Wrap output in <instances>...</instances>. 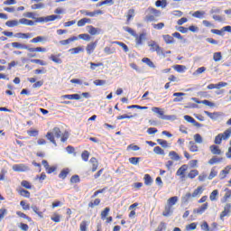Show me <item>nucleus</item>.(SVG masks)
<instances>
[{
	"label": "nucleus",
	"mask_w": 231,
	"mask_h": 231,
	"mask_svg": "<svg viewBox=\"0 0 231 231\" xmlns=\"http://www.w3.org/2000/svg\"><path fill=\"white\" fill-rule=\"evenodd\" d=\"M219 196V191L217 189H215L209 194V200L210 201H217V197Z\"/></svg>",
	"instance_id": "38"
},
{
	"label": "nucleus",
	"mask_w": 231,
	"mask_h": 231,
	"mask_svg": "<svg viewBox=\"0 0 231 231\" xmlns=\"http://www.w3.org/2000/svg\"><path fill=\"white\" fill-rule=\"evenodd\" d=\"M90 23H91V19H90V18H81V20H79V22H77V26H79V27H84L85 24Z\"/></svg>",
	"instance_id": "31"
},
{
	"label": "nucleus",
	"mask_w": 231,
	"mask_h": 231,
	"mask_svg": "<svg viewBox=\"0 0 231 231\" xmlns=\"http://www.w3.org/2000/svg\"><path fill=\"white\" fill-rule=\"evenodd\" d=\"M220 162H223V158H221V157H217V156L212 157V158L209 159V161H208V164H209V165L218 164V163H220Z\"/></svg>",
	"instance_id": "27"
},
{
	"label": "nucleus",
	"mask_w": 231,
	"mask_h": 231,
	"mask_svg": "<svg viewBox=\"0 0 231 231\" xmlns=\"http://www.w3.org/2000/svg\"><path fill=\"white\" fill-rule=\"evenodd\" d=\"M89 156H90V152H88L87 150L83 151L81 153V158L85 162H88Z\"/></svg>",
	"instance_id": "51"
},
{
	"label": "nucleus",
	"mask_w": 231,
	"mask_h": 231,
	"mask_svg": "<svg viewBox=\"0 0 231 231\" xmlns=\"http://www.w3.org/2000/svg\"><path fill=\"white\" fill-rule=\"evenodd\" d=\"M79 39L86 41V42H89L91 40V37L88 33H81L79 35Z\"/></svg>",
	"instance_id": "60"
},
{
	"label": "nucleus",
	"mask_w": 231,
	"mask_h": 231,
	"mask_svg": "<svg viewBox=\"0 0 231 231\" xmlns=\"http://www.w3.org/2000/svg\"><path fill=\"white\" fill-rule=\"evenodd\" d=\"M153 152L156 153L157 155H164V150L162 149V147L160 146H156L155 148H153Z\"/></svg>",
	"instance_id": "58"
},
{
	"label": "nucleus",
	"mask_w": 231,
	"mask_h": 231,
	"mask_svg": "<svg viewBox=\"0 0 231 231\" xmlns=\"http://www.w3.org/2000/svg\"><path fill=\"white\" fill-rule=\"evenodd\" d=\"M123 30H125V32H128L129 34L134 37L135 45L137 46L143 45V41L146 40V32H143V33H140V35H138L136 32L134 31V29L131 27H123Z\"/></svg>",
	"instance_id": "4"
},
{
	"label": "nucleus",
	"mask_w": 231,
	"mask_h": 231,
	"mask_svg": "<svg viewBox=\"0 0 231 231\" xmlns=\"http://www.w3.org/2000/svg\"><path fill=\"white\" fill-rule=\"evenodd\" d=\"M18 195H20L23 198L29 199L30 198V191H28L24 189H18Z\"/></svg>",
	"instance_id": "39"
},
{
	"label": "nucleus",
	"mask_w": 231,
	"mask_h": 231,
	"mask_svg": "<svg viewBox=\"0 0 231 231\" xmlns=\"http://www.w3.org/2000/svg\"><path fill=\"white\" fill-rule=\"evenodd\" d=\"M178 202V197L174 196V197H171L169 198V199L167 200V203L164 207V211H162V217H171V215H173V206H175Z\"/></svg>",
	"instance_id": "3"
},
{
	"label": "nucleus",
	"mask_w": 231,
	"mask_h": 231,
	"mask_svg": "<svg viewBox=\"0 0 231 231\" xmlns=\"http://www.w3.org/2000/svg\"><path fill=\"white\" fill-rule=\"evenodd\" d=\"M61 98L79 101V100H80L81 96L79 94L63 95V96H61Z\"/></svg>",
	"instance_id": "21"
},
{
	"label": "nucleus",
	"mask_w": 231,
	"mask_h": 231,
	"mask_svg": "<svg viewBox=\"0 0 231 231\" xmlns=\"http://www.w3.org/2000/svg\"><path fill=\"white\" fill-rule=\"evenodd\" d=\"M111 211V208H109L108 207L107 208H105L103 211H101V220H106V217H108L109 215V212Z\"/></svg>",
	"instance_id": "43"
},
{
	"label": "nucleus",
	"mask_w": 231,
	"mask_h": 231,
	"mask_svg": "<svg viewBox=\"0 0 231 231\" xmlns=\"http://www.w3.org/2000/svg\"><path fill=\"white\" fill-rule=\"evenodd\" d=\"M167 5H168L167 0H157L155 2V6L162 7V9H165V7H167Z\"/></svg>",
	"instance_id": "33"
},
{
	"label": "nucleus",
	"mask_w": 231,
	"mask_h": 231,
	"mask_svg": "<svg viewBox=\"0 0 231 231\" xmlns=\"http://www.w3.org/2000/svg\"><path fill=\"white\" fill-rule=\"evenodd\" d=\"M200 229H202L203 231H217V230H210V227L208 226V224L207 221H204L202 225H200Z\"/></svg>",
	"instance_id": "54"
},
{
	"label": "nucleus",
	"mask_w": 231,
	"mask_h": 231,
	"mask_svg": "<svg viewBox=\"0 0 231 231\" xmlns=\"http://www.w3.org/2000/svg\"><path fill=\"white\" fill-rule=\"evenodd\" d=\"M21 187H24V189H32V184L26 180L21 181Z\"/></svg>",
	"instance_id": "57"
},
{
	"label": "nucleus",
	"mask_w": 231,
	"mask_h": 231,
	"mask_svg": "<svg viewBox=\"0 0 231 231\" xmlns=\"http://www.w3.org/2000/svg\"><path fill=\"white\" fill-rule=\"evenodd\" d=\"M147 14L144 16V22L146 23H152L156 22V18L161 16V11L155 9L154 7L147 8Z\"/></svg>",
	"instance_id": "5"
},
{
	"label": "nucleus",
	"mask_w": 231,
	"mask_h": 231,
	"mask_svg": "<svg viewBox=\"0 0 231 231\" xmlns=\"http://www.w3.org/2000/svg\"><path fill=\"white\" fill-rule=\"evenodd\" d=\"M152 112L159 115L160 118L162 120H169L170 116L164 115V111L162 108L159 107H153Z\"/></svg>",
	"instance_id": "15"
},
{
	"label": "nucleus",
	"mask_w": 231,
	"mask_h": 231,
	"mask_svg": "<svg viewBox=\"0 0 231 231\" xmlns=\"http://www.w3.org/2000/svg\"><path fill=\"white\" fill-rule=\"evenodd\" d=\"M134 17V9H130L126 12V24H130V22Z\"/></svg>",
	"instance_id": "24"
},
{
	"label": "nucleus",
	"mask_w": 231,
	"mask_h": 231,
	"mask_svg": "<svg viewBox=\"0 0 231 231\" xmlns=\"http://www.w3.org/2000/svg\"><path fill=\"white\" fill-rule=\"evenodd\" d=\"M230 212H231V204L227 203L226 205H225L224 210H222V212L220 213V220L224 221V217H229Z\"/></svg>",
	"instance_id": "12"
},
{
	"label": "nucleus",
	"mask_w": 231,
	"mask_h": 231,
	"mask_svg": "<svg viewBox=\"0 0 231 231\" xmlns=\"http://www.w3.org/2000/svg\"><path fill=\"white\" fill-rule=\"evenodd\" d=\"M60 53L58 55H51V57H49V60L53 61L55 64H62V60H60Z\"/></svg>",
	"instance_id": "29"
},
{
	"label": "nucleus",
	"mask_w": 231,
	"mask_h": 231,
	"mask_svg": "<svg viewBox=\"0 0 231 231\" xmlns=\"http://www.w3.org/2000/svg\"><path fill=\"white\" fill-rule=\"evenodd\" d=\"M189 170V165L188 164H183L180 167H179L177 172L175 173L177 176H179L181 180L186 178V171Z\"/></svg>",
	"instance_id": "11"
},
{
	"label": "nucleus",
	"mask_w": 231,
	"mask_h": 231,
	"mask_svg": "<svg viewBox=\"0 0 231 231\" xmlns=\"http://www.w3.org/2000/svg\"><path fill=\"white\" fill-rule=\"evenodd\" d=\"M27 134H29L30 137H37L39 135V131L38 130H27Z\"/></svg>",
	"instance_id": "55"
},
{
	"label": "nucleus",
	"mask_w": 231,
	"mask_h": 231,
	"mask_svg": "<svg viewBox=\"0 0 231 231\" xmlns=\"http://www.w3.org/2000/svg\"><path fill=\"white\" fill-rule=\"evenodd\" d=\"M20 206L23 208V210L30 209V204H27L25 200L21 201Z\"/></svg>",
	"instance_id": "64"
},
{
	"label": "nucleus",
	"mask_w": 231,
	"mask_h": 231,
	"mask_svg": "<svg viewBox=\"0 0 231 231\" xmlns=\"http://www.w3.org/2000/svg\"><path fill=\"white\" fill-rule=\"evenodd\" d=\"M16 215L18 217H20L21 218L26 219L29 222H32V217H28L27 215H25L24 213L21 212V211H17Z\"/></svg>",
	"instance_id": "49"
},
{
	"label": "nucleus",
	"mask_w": 231,
	"mask_h": 231,
	"mask_svg": "<svg viewBox=\"0 0 231 231\" xmlns=\"http://www.w3.org/2000/svg\"><path fill=\"white\" fill-rule=\"evenodd\" d=\"M193 139H194V143L201 144L204 142L201 134H194Z\"/></svg>",
	"instance_id": "47"
},
{
	"label": "nucleus",
	"mask_w": 231,
	"mask_h": 231,
	"mask_svg": "<svg viewBox=\"0 0 231 231\" xmlns=\"http://www.w3.org/2000/svg\"><path fill=\"white\" fill-rule=\"evenodd\" d=\"M5 26H7L9 28L17 27V26H19V21H17V20L7 21V22H5Z\"/></svg>",
	"instance_id": "36"
},
{
	"label": "nucleus",
	"mask_w": 231,
	"mask_h": 231,
	"mask_svg": "<svg viewBox=\"0 0 231 231\" xmlns=\"http://www.w3.org/2000/svg\"><path fill=\"white\" fill-rule=\"evenodd\" d=\"M230 136H231V127L225 130L224 133L217 134V135L215 136V140H214L215 145H221V143H223V141L229 140Z\"/></svg>",
	"instance_id": "6"
},
{
	"label": "nucleus",
	"mask_w": 231,
	"mask_h": 231,
	"mask_svg": "<svg viewBox=\"0 0 231 231\" xmlns=\"http://www.w3.org/2000/svg\"><path fill=\"white\" fill-rule=\"evenodd\" d=\"M209 152H211L212 155L220 156L223 152H221L220 147L217 144H211L209 146Z\"/></svg>",
	"instance_id": "14"
},
{
	"label": "nucleus",
	"mask_w": 231,
	"mask_h": 231,
	"mask_svg": "<svg viewBox=\"0 0 231 231\" xmlns=\"http://www.w3.org/2000/svg\"><path fill=\"white\" fill-rule=\"evenodd\" d=\"M18 23H19V24H23V25H26V26H32V25H34V21L29 20L27 18H21L18 21Z\"/></svg>",
	"instance_id": "25"
},
{
	"label": "nucleus",
	"mask_w": 231,
	"mask_h": 231,
	"mask_svg": "<svg viewBox=\"0 0 231 231\" xmlns=\"http://www.w3.org/2000/svg\"><path fill=\"white\" fill-rule=\"evenodd\" d=\"M143 180H144V185L149 187L152 186L153 180L150 174H144Z\"/></svg>",
	"instance_id": "35"
},
{
	"label": "nucleus",
	"mask_w": 231,
	"mask_h": 231,
	"mask_svg": "<svg viewBox=\"0 0 231 231\" xmlns=\"http://www.w3.org/2000/svg\"><path fill=\"white\" fill-rule=\"evenodd\" d=\"M42 166H44L45 171L48 174H51L57 171V166H50L48 163V161H42Z\"/></svg>",
	"instance_id": "13"
},
{
	"label": "nucleus",
	"mask_w": 231,
	"mask_h": 231,
	"mask_svg": "<svg viewBox=\"0 0 231 231\" xmlns=\"http://www.w3.org/2000/svg\"><path fill=\"white\" fill-rule=\"evenodd\" d=\"M12 170L16 172H23L28 170V167H26L25 164H14V166H12Z\"/></svg>",
	"instance_id": "18"
},
{
	"label": "nucleus",
	"mask_w": 231,
	"mask_h": 231,
	"mask_svg": "<svg viewBox=\"0 0 231 231\" xmlns=\"http://www.w3.org/2000/svg\"><path fill=\"white\" fill-rule=\"evenodd\" d=\"M114 44H116V45H118V46H121L122 47V49H123V51H125V52H128V47H127V45L126 44H125L124 42H113Z\"/></svg>",
	"instance_id": "52"
},
{
	"label": "nucleus",
	"mask_w": 231,
	"mask_h": 231,
	"mask_svg": "<svg viewBox=\"0 0 231 231\" xmlns=\"http://www.w3.org/2000/svg\"><path fill=\"white\" fill-rule=\"evenodd\" d=\"M101 202L100 199H95L94 200H91L90 203H88L89 208H94L97 206H99Z\"/></svg>",
	"instance_id": "42"
},
{
	"label": "nucleus",
	"mask_w": 231,
	"mask_h": 231,
	"mask_svg": "<svg viewBox=\"0 0 231 231\" xmlns=\"http://www.w3.org/2000/svg\"><path fill=\"white\" fill-rule=\"evenodd\" d=\"M88 226V222L87 220H83L81 224H79V230L80 231H87Z\"/></svg>",
	"instance_id": "53"
},
{
	"label": "nucleus",
	"mask_w": 231,
	"mask_h": 231,
	"mask_svg": "<svg viewBox=\"0 0 231 231\" xmlns=\"http://www.w3.org/2000/svg\"><path fill=\"white\" fill-rule=\"evenodd\" d=\"M76 40H78V37L73 36L72 38H69V39H67V40H61V41L60 42V44L61 46H66V45H68V44H69V43L75 42Z\"/></svg>",
	"instance_id": "30"
},
{
	"label": "nucleus",
	"mask_w": 231,
	"mask_h": 231,
	"mask_svg": "<svg viewBox=\"0 0 231 231\" xmlns=\"http://www.w3.org/2000/svg\"><path fill=\"white\" fill-rule=\"evenodd\" d=\"M184 96H186V94L183 92H175L174 94H172V97H177L172 99V102H174V103L182 102L183 101L182 97H184Z\"/></svg>",
	"instance_id": "20"
},
{
	"label": "nucleus",
	"mask_w": 231,
	"mask_h": 231,
	"mask_svg": "<svg viewBox=\"0 0 231 231\" xmlns=\"http://www.w3.org/2000/svg\"><path fill=\"white\" fill-rule=\"evenodd\" d=\"M193 101L196 102V104H203V105L208 106L209 107L214 106V103H212V102H210L207 99H205L203 101H199L198 98L193 97Z\"/></svg>",
	"instance_id": "28"
},
{
	"label": "nucleus",
	"mask_w": 231,
	"mask_h": 231,
	"mask_svg": "<svg viewBox=\"0 0 231 231\" xmlns=\"http://www.w3.org/2000/svg\"><path fill=\"white\" fill-rule=\"evenodd\" d=\"M204 15H205V12H200V11H196L192 14L194 18H199V19L204 18Z\"/></svg>",
	"instance_id": "56"
},
{
	"label": "nucleus",
	"mask_w": 231,
	"mask_h": 231,
	"mask_svg": "<svg viewBox=\"0 0 231 231\" xmlns=\"http://www.w3.org/2000/svg\"><path fill=\"white\" fill-rule=\"evenodd\" d=\"M189 149L190 152H199V146L193 141H189Z\"/></svg>",
	"instance_id": "37"
},
{
	"label": "nucleus",
	"mask_w": 231,
	"mask_h": 231,
	"mask_svg": "<svg viewBox=\"0 0 231 231\" xmlns=\"http://www.w3.org/2000/svg\"><path fill=\"white\" fill-rule=\"evenodd\" d=\"M169 157H171V160L178 162L180 160V155L176 152H169Z\"/></svg>",
	"instance_id": "45"
},
{
	"label": "nucleus",
	"mask_w": 231,
	"mask_h": 231,
	"mask_svg": "<svg viewBox=\"0 0 231 231\" xmlns=\"http://www.w3.org/2000/svg\"><path fill=\"white\" fill-rule=\"evenodd\" d=\"M184 120H186L188 123L192 124L196 127H201V124L196 121L192 116H184Z\"/></svg>",
	"instance_id": "22"
},
{
	"label": "nucleus",
	"mask_w": 231,
	"mask_h": 231,
	"mask_svg": "<svg viewBox=\"0 0 231 231\" xmlns=\"http://www.w3.org/2000/svg\"><path fill=\"white\" fill-rule=\"evenodd\" d=\"M162 40H164L166 44H173L175 42L173 36L169 34L162 35Z\"/></svg>",
	"instance_id": "26"
},
{
	"label": "nucleus",
	"mask_w": 231,
	"mask_h": 231,
	"mask_svg": "<svg viewBox=\"0 0 231 231\" xmlns=\"http://www.w3.org/2000/svg\"><path fill=\"white\" fill-rule=\"evenodd\" d=\"M143 63L146 64V65L149 66L151 69H155V64H154V62H152V60H150V59H148V58L143 59Z\"/></svg>",
	"instance_id": "46"
},
{
	"label": "nucleus",
	"mask_w": 231,
	"mask_h": 231,
	"mask_svg": "<svg viewBox=\"0 0 231 231\" xmlns=\"http://www.w3.org/2000/svg\"><path fill=\"white\" fill-rule=\"evenodd\" d=\"M97 41L88 44V46H86V52L88 55H91L94 52V51L97 48Z\"/></svg>",
	"instance_id": "17"
},
{
	"label": "nucleus",
	"mask_w": 231,
	"mask_h": 231,
	"mask_svg": "<svg viewBox=\"0 0 231 231\" xmlns=\"http://www.w3.org/2000/svg\"><path fill=\"white\" fill-rule=\"evenodd\" d=\"M14 37L20 38V39H29V38H32V35L30 33L18 32V33H14Z\"/></svg>",
	"instance_id": "40"
},
{
	"label": "nucleus",
	"mask_w": 231,
	"mask_h": 231,
	"mask_svg": "<svg viewBox=\"0 0 231 231\" xmlns=\"http://www.w3.org/2000/svg\"><path fill=\"white\" fill-rule=\"evenodd\" d=\"M11 46L14 49L26 50L30 53H34V52L45 53V52H47V49H45L44 47L30 48V47H28V45H25V44L21 43V42H12Z\"/></svg>",
	"instance_id": "2"
},
{
	"label": "nucleus",
	"mask_w": 231,
	"mask_h": 231,
	"mask_svg": "<svg viewBox=\"0 0 231 231\" xmlns=\"http://www.w3.org/2000/svg\"><path fill=\"white\" fill-rule=\"evenodd\" d=\"M205 115L208 116L211 120L216 121L217 118L221 116L219 112H209V111H205Z\"/></svg>",
	"instance_id": "23"
},
{
	"label": "nucleus",
	"mask_w": 231,
	"mask_h": 231,
	"mask_svg": "<svg viewBox=\"0 0 231 231\" xmlns=\"http://www.w3.org/2000/svg\"><path fill=\"white\" fill-rule=\"evenodd\" d=\"M83 16H88L94 18L95 16L102 15L104 12L100 9L95 10L93 12H88V10L82 9L79 11Z\"/></svg>",
	"instance_id": "8"
},
{
	"label": "nucleus",
	"mask_w": 231,
	"mask_h": 231,
	"mask_svg": "<svg viewBox=\"0 0 231 231\" xmlns=\"http://www.w3.org/2000/svg\"><path fill=\"white\" fill-rule=\"evenodd\" d=\"M224 191H225V195L221 199L222 204H226V201H228V199L231 198V189H230L226 188L224 189Z\"/></svg>",
	"instance_id": "19"
},
{
	"label": "nucleus",
	"mask_w": 231,
	"mask_h": 231,
	"mask_svg": "<svg viewBox=\"0 0 231 231\" xmlns=\"http://www.w3.org/2000/svg\"><path fill=\"white\" fill-rule=\"evenodd\" d=\"M172 69H174V70L177 71L178 73H183V71L186 70V66L177 64V65H174Z\"/></svg>",
	"instance_id": "44"
},
{
	"label": "nucleus",
	"mask_w": 231,
	"mask_h": 231,
	"mask_svg": "<svg viewBox=\"0 0 231 231\" xmlns=\"http://www.w3.org/2000/svg\"><path fill=\"white\" fill-rule=\"evenodd\" d=\"M46 39L44 36H37L35 38H32V40H30L31 43L37 44L38 42H45Z\"/></svg>",
	"instance_id": "41"
},
{
	"label": "nucleus",
	"mask_w": 231,
	"mask_h": 231,
	"mask_svg": "<svg viewBox=\"0 0 231 231\" xmlns=\"http://www.w3.org/2000/svg\"><path fill=\"white\" fill-rule=\"evenodd\" d=\"M199 175V171L198 170H192L189 171V173H188V178H189L190 180L195 179L196 177H198Z\"/></svg>",
	"instance_id": "48"
},
{
	"label": "nucleus",
	"mask_w": 231,
	"mask_h": 231,
	"mask_svg": "<svg viewBox=\"0 0 231 231\" xmlns=\"http://www.w3.org/2000/svg\"><path fill=\"white\" fill-rule=\"evenodd\" d=\"M204 192V188L202 186L197 187L196 189H194L193 193H187L186 196L183 198L184 201H189L190 198H199L201 194Z\"/></svg>",
	"instance_id": "7"
},
{
	"label": "nucleus",
	"mask_w": 231,
	"mask_h": 231,
	"mask_svg": "<svg viewBox=\"0 0 231 231\" xmlns=\"http://www.w3.org/2000/svg\"><path fill=\"white\" fill-rule=\"evenodd\" d=\"M69 174V169L66 168L61 170L60 175H58V178H60V180H66L67 176Z\"/></svg>",
	"instance_id": "32"
},
{
	"label": "nucleus",
	"mask_w": 231,
	"mask_h": 231,
	"mask_svg": "<svg viewBox=\"0 0 231 231\" xmlns=\"http://www.w3.org/2000/svg\"><path fill=\"white\" fill-rule=\"evenodd\" d=\"M149 47L151 52H156L157 55H162V49L155 41L151 42Z\"/></svg>",
	"instance_id": "10"
},
{
	"label": "nucleus",
	"mask_w": 231,
	"mask_h": 231,
	"mask_svg": "<svg viewBox=\"0 0 231 231\" xmlns=\"http://www.w3.org/2000/svg\"><path fill=\"white\" fill-rule=\"evenodd\" d=\"M80 183V177L79 175H73L70 177V184Z\"/></svg>",
	"instance_id": "50"
},
{
	"label": "nucleus",
	"mask_w": 231,
	"mask_h": 231,
	"mask_svg": "<svg viewBox=\"0 0 231 231\" xmlns=\"http://www.w3.org/2000/svg\"><path fill=\"white\" fill-rule=\"evenodd\" d=\"M198 227V224L197 223H191L186 226V230L187 231H190V230H196V228Z\"/></svg>",
	"instance_id": "63"
},
{
	"label": "nucleus",
	"mask_w": 231,
	"mask_h": 231,
	"mask_svg": "<svg viewBox=\"0 0 231 231\" xmlns=\"http://www.w3.org/2000/svg\"><path fill=\"white\" fill-rule=\"evenodd\" d=\"M167 230V224L164 222L160 223L159 226H157L155 231H166Z\"/></svg>",
	"instance_id": "62"
},
{
	"label": "nucleus",
	"mask_w": 231,
	"mask_h": 231,
	"mask_svg": "<svg viewBox=\"0 0 231 231\" xmlns=\"http://www.w3.org/2000/svg\"><path fill=\"white\" fill-rule=\"evenodd\" d=\"M49 142H51L55 147H57L56 139L60 138L61 143H66L69 138V133L67 131L61 132L60 127H54L53 132H48L47 135H45ZM55 137V138H54Z\"/></svg>",
	"instance_id": "1"
},
{
	"label": "nucleus",
	"mask_w": 231,
	"mask_h": 231,
	"mask_svg": "<svg viewBox=\"0 0 231 231\" xmlns=\"http://www.w3.org/2000/svg\"><path fill=\"white\" fill-rule=\"evenodd\" d=\"M51 220L54 223H60V215L59 213H54L53 217H51Z\"/></svg>",
	"instance_id": "59"
},
{
	"label": "nucleus",
	"mask_w": 231,
	"mask_h": 231,
	"mask_svg": "<svg viewBox=\"0 0 231 231\" xmlns=\"http://www.w3.org/2000/svg\"><path fill=\"white\" fill-rule=\"evenodd\" d=\"M88 33L91 35H97L100 33V29L95 28L93 25H88Z\"/></svg>",
	"instance_id": "34"
},
{
	"label": "nucleus",
	"mask_w": 231,
	"mask_h": 231,
	"mask_svg": "<svg viewBox=\"0 0 231 231\" xmlns=\"http://www.w3.org/2000/svg\"><path fill=\"white\" fill-rule=\"evenodd\" d=\"M208 203L206 202L205 204H202V206H200V208L194 209L193 213L197 214V215H202V214H204L205 211L208 210Z\"/></svg>",
	"instance_id": "16"
},
{
	"label": "nucleus",
	"mask_w": 231,
	"mask_h": 231,
	"mask_svg": "<svg viewBox=\"0 0 231 231\" xmlns=\"http://www.w3.org/2000/svg\"><path fill=\"white\" fill-rule=\"evenodd\" d=\"M62 16L60 15H49L47 17H39L36 18V23H50V22H53L56 21L57 19H61Z\"/></svg>",
	"instance_id": "9"
},
{
	"label": "nucleus",
	"mask_w": 231,
	"mask_h": 231,
	"mask_svg": "<svg viewBox=\"0 0 231 231\" xmlns=\"http://www.w3.org/2000/svg\"><path fill=\"white\" fill-rule=\"evenodd\" d=\"M152 27L153 29L160 31L165 27V23H152Z\"/></svg>",
	"instance_id": "61"
}]
</instances>
